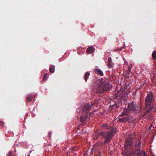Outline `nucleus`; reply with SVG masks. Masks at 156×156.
I'll use <instances>...</instances> for the list:
<instances>
[{"label": "nucleus", "instance_id": "19", "mask_svg": "<svg viewBox=\"0 0 156 156\" xmlns=\"http://www.w3.org/2000/svg\"><path fill=\"white\" fill-rule=\"evenodd\" d=\"M128 70L129 72H130L131 70V66H128Z\"/></svg>", "mask_w": 156, "mask_h": 156}, {"label": "nucleus", "instance_id": "15", "mask_svg": "<svg viewBox=\"0 0 156 156\" xmlns=\"http://www.w3.org/2000/svg\"><path fill=\"white\" fill-rule=\"evenodd\" d=\"M127 118H125L121 119H120V121L122 122H126L127 120Z\"/></svg>", "mask_w": 156, "mask_h": 156}, {"label": "nucleus", "instance_id": "8", "mask_svg": "<svg viewBox=\"0 0 156 156\" xmlns=\"http://www.w3.org/2000/svg\"><path fill=\"white\" fill-rule=\"evenodd\" d=\"M95 50V48L93 47H91L88 48L87 50V52L88 53H92Z\"/></svg>", "mask_w": 156, "mask_h": 156}, {"label": "nucleus", "instance_id": "9", "mask_svg": "<svg viewBox=\"0 0 156 156\" xmlns=\"http://www.w3.org/2000/svg\"><path fill=\"white\" fill-rule=\"evenodd\" d=\"M108 66L110 67H112L113 66V64L112 62V58L111 57H109L108 59Z\"/></svg>", "mask_w": 156, "mask_h": 156}, {"label": "nucleus", "instance_id": "17", "mask_svg": "<svg viewBox=\"0 0 156 156\" xmlns=\"http://www.w3.org/2000/svg\"><path fill=\"white\" fill-rule=\"evenodd\" d=\"M102 127L105 128L107 129L108 128L107 127V125L105 124H104L102 126Z\"/></svg>", "mask_w": 156, "mask_h": 156}, {"label": "nucleus", "instance_id": "11", "mask_svg": "<svg viewBox=\"0 0 156 156\" xmlns=\"http://www.w3.org/2000/svg\"><path fill=\"white\" fill-rule=\"evenodd\" d=\"M95 73L99 74L101 76H103V73L102 71L99 69H96L95 70Z\"/></svg>", "mask_w": 156, "mask_h": 156}, {"label": "nucleus", "instance_id": "24", "mask_svg": "<svg viewBox=\"0 0 156 156\" xmlns=\"http://www.w3.org/2000/svg\"><path fill=\"white\" fill-rule=\"evenodd\" d=\"M127 140H126V141L127 142Z\"/></svg>", "mask_w": 156, "mask_h": 156}, {"label": "nucleus", "instance_id": "3", "mask_svg": "<svg viewBox=\"0 0 156 156\" xmlns=\"http://www.w3.org/2000/svg\"><path fill=\"white\" fill-rule=\"evenodd\" d=\"M100 137H104L105 139V143H108L111 140L112 137V133L111 132L104 133L101 132L97 134L96 139H98Z\"/></svg>", "mask_w": 156, "mask_h": 156}, {"label": "nucleus", "instance_id": "5", "mask_svg": "<svg viewBox=\"0 0 156 156\" xmlns=\"http://www.w3.org/2000/svg\"><path fill=\"white\" fill-rule=\"evenodd\" d=\"M135 104L134 102L129 103L128 105V108L129 110H132L134 109V108L135 107Z\"/></svg>", "mask_w": 156, "mask_h": 156}, {"label": "nucleus", "instance_id": "16", "mask_svg": "<svg viewBox=\"0 0 156 156\" xmlns=\"http://www.w3.org/2000/svg\"><path fill=\"white\" fill-rule=\"evenodd\" d=\"M48 74H45L44 75L43 78V80H45L48 78Z\"/></svg>", "mask_w": 156, "mask_h": 156}, {"label": "nucleus", "instance_id": "22", "mask_svg": "<svg viewBox=\"0 0 156 156\" xmlns=\"http://www.w3.org/2000/svg\"><path fill=\"white\" fill-rule=\"evenodd\" d=\"M49 137H51V133L50 132L49 133Z\"/></svg>", "mask_w": 156, "mask_h": 156}, {"label": "nucleus", "instance_id": "21", "mask_svg": "<svg viewBox=\"0 0 156 156\" xmlns=\"http://www.w3.org/2000/svg\"><path fill=\"white\" fill-rule=\"evenodd\" d=\"M0 124H1V125H2L3 124V122H2V121H0Z\"/></svg>", "mask_w": 156, "mask_h": 156}, {"label": "nucleus", "instance_id": "12", "mask_svg": "<svg viewBox=\"0 0 156 156\" xmlns=\"http://www.w3.org/2000/svg\"><path fill=\"white\" fill-rule=\"evenodd\" d=\"M90 74V73L88 72L86 73L85 76V80L86 81H87V80L88 79Z\"/></svg>", "mask_w": 156, "mask_h": 156}, {"label": "nucleus", "instance_id": "2", "mask_svg": "<svg viewBox=\"0 0 156 156\" xmlns=\"http://www.w3.org/2000/svg\"><path fill=\"white\" fill-rule=\"evenodd\" d=\"M98 82L99 83L96 84L94 87L93 91L94 92L102 93L108 90V84L100 81Z\"/></svg>", "mask_w": 156, "mask_h": 156}, {"label": "nucleus", "instance_id": "10", "mask_svg": "<svg viewBox=\"0 0 156 156\" xmlns=\"http://www.w3.org/2000/svg\"><path fill=\"white\" fill-rule=\"evenodd\" d=\"M138 156H147L145 152L144 151H141L137 153Z\"/></svg>", "mask_w": 156, "mask_h": 156}, {"label": "nucleus", "instance_id": "6", "mask_svg": "<svg viewBox=\"0 0 156 156\" xmlns=\"http://www.w3.org/2000/svg\"><path fill=\"white\" fill-rule=\"evenodd\" d=\"M129 108H125L124 109V111L122 112L120 116H123L127 115L129 111Z\"/></svg>", "mask_w": 156, "mask_h": 156}, {"label": "nucleus", "instance_id": "18", "mask_svg": "<svg viewBox=\"0 0 156 156\" xmlns=\"http://www.w3.org/2000/svg\"><path fill=\"white\" fill-rule=\"evenodd\" d=\"M27 99L28 100V101H30L31 100V98L29 97H27Z\"/></svg>", "mask_w": 156, "mask_h": 156}, {"label": "nucleus", "instance_id": "25", "mask_svg": "<svg viewBox=\"0 0 156 156\" xmlns=\"http://www.w3.org/2000/svg\"><path fill=\"white\" fill-rule=\"evenodd\" d=\"M30 156V154H28V156Z\"/></svg>", "mask_w": 156, "mask_h": 156}, {"label": "nucleus", "instance_id": "7", "mask_svg": "<svg viewBox=\"0 0 156 156\" xmlns=\"http://www.w3.org/2000/svg\"><path fill=\"white\" fill-rule=\"evenodd\" d=\"M140 110V107L139 106H137L136 105L133 111L135 113L139 112Z\"/></svg>", "mask_w": 156, "mask_h": 156}, {"label": "nucleus", "instance_id": "20", "mask_svg": "<svg viewBox=\"0 0 156 156\" xmlns=\"http://www.w3.org/2000/svg\"><path fill=\"white\" fill-rule=\"evenodd\" d=\"M130 142H129V143H126L125 144V146H126V145H129V144H130Z\"/></svg>", "mask_w": 156, "mask_h": 156}, {"label": "nucleus", "instance_id": "4", "mask_svg": "<svg viewBox=\"0 0 156 156\" xmlns=\"http://www.w3.org/2000/svg\"><path fill=\"white\" fill-rule=\"evenodd\" d=\"M154 101V99L152 94H148L146 98L145 104L148 107L152 102Z\"/></svg>", "mask_w": 156, "mask_h": 156}, {"label": "nucleus", "instance_id": "13", "mask_svg": "<svg viewBox=\"0 0 156 156\" xmlns=\"http://www.w3.org/2000/svg\"><path fill=\"white\" fill-rule=\"evenodd\" d=\"M55 66H52L50 69V71L51 72L54 73L55 72Z\"/></svg>", "mask_w": 156, "mask_h": 156}, {"label": "nucleus", "instance_id": "14", "mask_svg": "<svg viewBox=\"0 0 156 156\" xmlns=\"http://www.w3.org/2000/svg\"><path fill=\"white\" fill-rule=\"evenodd\" d=\"M152 57L154 59L156 60V51H153L152 54Z\"/></svg>", "mask_w": 156, "mask_h": 156}, {"label": "nucleus", "instance_id": "23", "mask_svg": "<svg viewBox=\"0 0 156 156\" xmlns=\"http://www.w3.org/2000/svg\"><path fill=\"white\" fill-rule=\"evenodd\" d=\"M118 49H115V51H118Z\"/></svg>", "mask_w": 156, "mask_h": 156}, {"label": "nucleus", "instance_id": "1", "mask_svg": "<svg viewBox=\"0 0 156 156\" xmlns=\"http://www.w3.org/2000/svg\"><path fill=\"white\" fill-rule=\"evenodd\" d=\"M91 108L90 104L87 103L83 107L80 108L79 112L82 114L80 118L82 122H84L90 119V115L89 112Z\"/></svg>", "mask_w": 156, "mask_h": 156}]
</instances>
